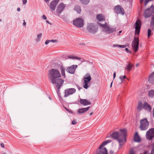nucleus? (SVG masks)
Listing matches in <instances>:
<instances>
[{
	"label": "nucleus",
	"instance_id": "1",
	"mask_svg": "<svg viewBox=\"0 0 154 154\" xmlns=\"http://www.w3.org/2000/svg\"><path fill=\"white\" fill-rule=\"evenodd\" d=\"M48 78L50 81L61 77V75L57 69H52L48 70Z\"/></svg>",
	"mask_w": 154,
	"mask_h": 154
},
{
	"label": "nucleus",
	"instance_id": "2",
	"mask_svg": "<svg viewBox=\"0 0 154 154\" xmlns=\"http://www.w3.org/2000/svg\"><path fill=\"white\" fill-rule=\"evenodd\" d=\"M83 87L84 88L86 89L90 86L91 81V77L90 74L88 73H87L83 78Z\"/></svg>",
	"mask_w": 154,
	"mask_h": 154
},
{
	"label": "nucleus",
	"instance_id": "3",
	"mask_svg": "<svg viewBox=\"0 0 154 154\" xmlns=\"http://www.w3.org/2000/svg\"><path fill=\"white\" fill-rule=\"evenodd\" d=\"M87 30L90 33L94 34L97 32L98 26L94 23H89L86 27Z\"/></svg>",
	"mask_w": 154,
	"mask_h": 154
},
{
	"label": "nucleus",
	"instance_id": "4",
	"mask_svg": "<svg viewBox=\"0 0 154 154\" xmlns=\"http://www.w3.org/2000/svg\"><path fill=\"white\" fill-rule=\"evenodd\" d=\"M140 128L141 131H145L147 129L149 125V122L146 118L140 120Z\"/></svg>",
	"mask_w": 154,
	"mask_h": 154
},
{
	"label": "nucleus",
	"instance_id": "5",
	"mask_svg": "<svg viewBox=\"0 0 154 154\" xmlns=\"http://www.w3.org/2000/svg\"><path fill=\"white\" fill-rule=\"evenodd\" d=\"M110 136L113 139L117 140L118 141L120 147L123 145L124 143L123 139L119 138V137L121 136V134H119L118 132L116 131L113 132L111 134H110Z\"/></svg>",
	"mask_w": 154,
	"mask_h": 154
},
{
	"label": "nucleus",
	"instance_id": "6",
	"mask_svg": "<svg viewBox=\"0 0 154 154\" xmlns=\"http://www.w3.org/2000/svg\"><path fill=\"white\" fill-rule=\"evenodd\" d=\"M98 25L100 26L105 29V32L107 34L112 33L116 31V28H111L107 25L106 23H105L104 24H102L100 23H98Z\"/></svg>",
	"mask_w": 154,
	"mask_h": 154
},
{
	"label": "nucleus",
	"instance_id": "7",
	"mask_svg": "<svg viewBox=\"0 0 154 154\" xmlns=\"http://www.w3.org/2000/svg\"><path fill=\"white\" fill-rule=\"evenodd\" d=\"M152 14H154V6L153 5H152L150 8L145 10L144 12V16L146 18L150 17Z\"/></svg>",
	"mask_w": 154,
	"mask_h": 154
},
{
	"label": "nucleus",
	"instance_id": "8",
	"mask_svg": "<svg viewBox=\"0 0 154 154\" xmlns=\"http://www.w3.org/2000/svg\"><path fill=\"white\" fill-rule=\"evenodd\" d=\"M139 40L138 38L134 37V39L132 43L133 50L135 52H137L139 48Z\"/></svg>",
	"mask_w": 154,
	"mask_h": 154
},
{
	"label": "nucleus",
	"instance_id": "9",
	"mask_svg": "<svg viewBox=\"0 0 154 154\" xmlns=\"http://www.w3.org/2000/svg\"><path fill=\"white\" fill-rule=\"evenodd\" d=\"M58 78L55 79L54 80L50 82L51 83L54 84L56 87H61L64 83V81L62 79Z\"/></svg>",
	"mask_w": 154,
	"mask_h": 154
},
{
	"label": "nucleus",
	"instance_id": "10",
	"mask_svg": "<svg viewBox=\"0 0 154 154\" xmlns=\"http://www.w3.org/2000/svg\"><path fill=\"white\" fill-rule=\"evenodd\" d=\"M134 26L135 29V35H139L140 31L141 26V22L140 20H138L136 21Z\"/></svg>",
	"mask_w": 154,
	"mask_h": 154
},
{
	"label": "nucleus",
	"instance_id": "11",
	"mask_svg": "<svg viewBox=\"0 0 154 154\" xmlns=\"http://www.w3.org/2000/svg\"><path fill=\"white\" fill-rule=\"evenodd\" d=\"M74 25L78 27L81 28L84 25L83 20L81 18H79L73 21Z\"/></svg>",
	"mask_w": 154,
	"mask_h": 154
},
{
	"label": "nucleus",
	"instance_id": "12",
	"mask_svg": "<svg viewBox=\"0 0 154 154\" xmlns=\"http://www.w3.org/2000/svg\"><path fill=\"white\" fill-rule=\"evenodd\" d=\"M76 89L74 88H68L65 90L64 97H66L68 96L75 93Z\"/></svg>",
	"mask_w": 154,
	"mask_h": 154
},
{
	"label": "nucleus",
	"instance_id": "13",
	"mask_svg": "<svg viewBox=\"0 0 154 154\" xmlns=\"http://www.w3.org/2000/svg\"><path fill=\"white\" fill-rule=\"evenodd\" d=\"M113 9L114 11V12L117 14H121L123 15L125 14L124 9L120 5H118L115 6Z\"/></svg>",
	"mask_w": 154,
	"mask_h": 154
},
{
	"label": "nucleus",
	"instance_id": "14",
	"mask_svg": "<svg viewBox=\"0 0 154 154\" xmlns=\"http://www.w3.org/2000/svg\"><path fill=\"white\" fill-rule=\"evenodd\" d=\"M146 137L149 140H151L154 137V128H151L147 131Z\"/></svg>",
	"mask_w": 154,
	"mask_h": 154
},
{
	"label": "nucleus",
	"instance_id": "15",
	"mask_svg": "<svg viewBox=\"0 0 154 154\" xmlns=\"http://www.w3.org/2000/svg\"><path fill=\"white\" fill-rule=\"evenodd\" d=\"M77 67L76 65H73L68 67L66 69V71L71 74H74L76 68Z\"/></svg>",
	"mask_w": 154,
	"mask_h": 154
},
{
	"label": "nucleus",
	"instance_id": "16",
	"mask_svg": "<svg viewBox=\"0 0 154 154\" xmlns=\"http://www.w3.org/2000/svg\"><path fill=\"white\" fill-rule=\"evenodd\" d=\"M65 5L63 3H60L56 9V12L59 14L61 13L64 9Z\"/></svg>",
	"mask_w": 154,
	"mask_h": 154
},
{
	"label": "nucleus",
	"instance_id": "17",
	"mask_svg": "<svg viewBox=\"0 0 154 154\" xmlns=\"http://www.w3.org/2000/svg\"><path fill=\"white\" fill-rule=\"evenodd\" d=\"M120 131L121 132V133L119 134H121V136L122 137L121 139H123V141L124 140L125 142L126 141V137L127 136V131L125 129H121L120 130Z\"/></svg>",
	"mask_w": 154,
	"mask_h": 154
},
{
	"label": "nucleus",
	"instance_id": "18",
	"mask_svg": "<svg viewBox=\"0 0 154 154\" xmlns=\"http://www.w3.org/2000/svg\"><path fill=\"white\" fill-rule=\"evenodd\" d=\"M60 0H53L50 4V9L55 10L56 6Z\"/></svg>",
	"mask_w": 154,
	"mask_h": 154
},
{
	"label": "nucleus",
	"instance_id": "19",
	"mask_svg": "<svg viewBox=\"0 0 154 154\" xmlns=\"http://www.w3.org/2000/svg\"><path fill=\"white\" fill-rule=\"evenodd\" d=\"M143 109L148 112H150L151 109V107L147 103L145 102L143 104Z\"/></svg>",
	"mask_w": 154,
	"mask_h": 154
},
{
	"label": "nucleus",
	"instance_id": "20",
	"mask_svg": "<svg viewBox=\"0 0 154 154\" xmlns=\"http://www.w3.org/2000/svg\"><path fill=\"white\" fill-rule=\"evenodd\" d=\"M79 102L81 104L84 106H87L91 104L90 102L85 99H80Z\"/></svg>",
	"mask_w": 154,
	"mask_h": 154
},
{
	"label": "nucleus",
	"instance_id": "21",
	"mask_svg": "<svg viewBox=\"0 0 154 154\" xmlns=\"http://www.w3.org/2000/svg\"><path fill=\"white\" fill-rule=\"evenodd\" d=\"M90 108V106L88 107L85 108H82L78 109L77 112L79 114L83 113L88 111Z\"/></svg>",
	"mask_w": 154,
	"mask_h": 154
},
{
	"label": "nucleus",
	"instance_id": "22",
	"mask_svg": "<svg viewBox=\"0 0 154 154\" xmlns=\"http://www.w3.org/2000/svg\"><path fill=\"white\" fill-rule=\"evenodd\" d=\"M97 154H108L107 150L105 147H104L103 149H99Z\"/></svg>",
	"mask_w": 154,
	"mask_h": 154
},
{
	"label": "nucleus",
	"instance_id": "23",
	"mask_svg": "<svg viewBox=\"0 0 154 154\" xmlns=\"http://www.w3.org/2000/svg\"><path fill=\"white\" fill-rule=\"evenodd\" d=\"M134 142H140L141 141V139L137 132H136L134 137Z\"/></svg>",
	"mask_w": 154,
	"mask_h": 154
},
{
	"label": "nucleus",
	"instance_id": "24",
	"mask_svg": "<svg viewBox=\"0 0 154 154\" xmlns=\"http://www.w3.org/2000/svg\"><path fill=\"white\" fill-rule=\"evenodd\" d=\"M148 81L150 83H154V71L149 75Z\"/></svg>",
	"mask_w": 154,
	"mask_h": 154
},
{
	"label": "nucleus",
	"instance_id": "25",
	"mask_svg": "<svg viewBox=\"0 0 154 154\" xmlns=\"http://www.w3.org/2000/svg\"><path fill=\"white\" fill-rule=\"evenodd\" d=\"M143 105L142 104V103L140 101H139L138 103L137 106V109L139 111H141L143 109Z\"/></svg>",
	"mask_w": 154,
	"mask_h": 154
},
{
	"label": "nucleus",
	"instance_id": "26",
	"mask_svg": "<svg viewBox=\"0 0 154 154\" xmlns=\"http://www.w3.org/2000/svg\"><path fill=\"white\" fill-rule=\"evenodd\" d=\"M97 18L99 21H101L103 20H105L104 17L101 14H99L97 16Z\"/></svg>",
	"mask_w": 154,
	"mask_h": 154
},
{
	"label": "nucleus",
	"instance_id": "27",
	"mask_svg": "<svg viewBox=\"0 0 154 154\" xmlns=\"http://www.w3.org/2000/svg\"><path fill=\"white\" fill-rule=\"evenodd\" d=\"M134 65L132 64L131 63H129L126 66L125 69L127 70L128 71H130L132 69V68Z\"/></svg>",
	"mask_w": 154,
	"mask_h": 154
},
{
	"label": "nucleus",
	"instance_id": "28",
	"mask_svg": "<svg viewBox=\"0 0 154 154\" xmlns=\"http://www.w3.org/2000/svg\"><path fill=\"white\" fill-rule=\"evenodd\" d=\"M60 70H61V75L62 76H63L65 78H66L65 74V68L63 66V65H61L60 67Z\"/></svg>",
	"mask_w": 154,
	"mask_h": 154
},
{
	"label": "nucleus",
	"instance_id": "29",
	"mask_svg": "<svg viewBox=\"0 0 154 154\" xmlns=\"http://www.w3.org/2000/svg\"><path fill=\"white\" fill-rule=\"evenodd\" d=\"M148 95L149 97L152 98L154 97V90L151 89L148 91Z\"/></svg>",
	"mask_w": 154,
	"mask_h": 154
},
{
	"label": "nucleus",
	"instance_id": "30",
	"mask_svg": "<svg viewBox=\"0 0 154 154\" xmlns=\"http://www.w3.org/2000/svg\"><path fill=\"white\" fill-rule=\"evenodd\" d=\"M74 9L79 14L80 13L81 11V7L78 5H75L74 7Z\"/></svg>",
	"mask_w": 154,
	"mask_h": 154
},
{
	"label": "nucleus",
	"instance_id": "31",
	"mask_svg": "<svg viewBox=\"0 0 154 154\" xmlns=\"http://www.w3.org/2000/svg\"><path fill=\"white\" fill-rule=\"evenodd\" d=\"M81 3L83 5H87L89 2L90 0H79Z\"/></svg>",
	"mask_w": 154,
	"mask_h": 154
},
{
	"label": "nucleus",
	"instance_id": "32",
	"mask_svg": "<svg viewBox=\"0 0 154 154\" xmlns=\"http://www.w3.org/2000/svg\"><path fill=\"white\" fill-rule=\"evenodd\" d=\"M153 34L152 32L151 29H148V38H149L150 36Z\"/></svg>",
	"mask_w": 154,
	"mask_h": 154
},
{
	"label": "nucleus",
	"instance_id": "33",
	"mask_svg": "<svg viewBox=\"0 0 154 154\" xmlns=\"http://www.w3.org/2000/svg\"><path fill=\"white\" fill-rule=\"evenodd\" d=\"M42 35V34L41 33L37 35V38L36 39V42H38L40 40V39L41 38Z\"/></svg>",
	"mask_w": 154,
	"mask_h": 154
},
{
	"label": "nucleus",
	"instance_id": "34",
	"mask_svg": "<svg viewBox=\"0 0 154 154\" xmlns=\"http://www.w3.org/2000/svg\"><path fill=\"white\" fill-rule=\"evenodd\" d=\"M114 47H119L120 48H125L126 47V46L125 45H114Z\"/></svg>",
	"mask_w": 154,
	"mask_h": 154
},
{
	"label": "nucleus",
	"instance_id": "35",
	"mask_svg": "<svg viewBox=\"0 0 154 154\" xmlns=\"http://www.w3.org/2000/svg\"><path fill=\"white\" fill-rule=\"evenodd\" d=\"M107 144V143H106V142L105 141L103 142L102 144L100 145V146H99L98 149H102V147H103L104 146H105Z\"/></svg>",
	"mask_w": 154,
	"mask_h": 154
},
{
	"label": "nucleus",
	"instance_id": "36",
	"mask_svg": "<svg viewBox=\"0 0 154 154\" xmlns=\"http://www.w3.org/2000/svg\"><path fill=\"white\" fill-rule=\"evenodd\" d=\"M126 76L125 75L124 76H121L119 77V79L122 81H123L126 78Z\"/></svg>",
	"mask_w": 154,
	"mask_h": 154
},
{
	"label": "nucleus",
	"instance_id": "37",
	"mask_svg": "<svg viewBox=\"0 0 154 154\" xmlns=\"http://www.w3.org/2000/svg\"><path fill=\"white\" fill-rule=\"evenodd\" d=\"M152 146V150L150 154H154V142L153 143Z\"/></svg>",
	"mask_w": 154,
	"mask_h": 154
},
{
	"label": "nucleus",
	"instance_id": "38",
	"mask_svg": "<svg viewBox=\"0 0 154 154\" xmlns=\"http://www.w3.org/2000/svg\"><path fill=\"white\" fill-rule=\"evenodd\" d=\"M56 88H57V89L56 90L57 93V94H60V87H59V88L58 87H56Z\"/></svg>",
	"mask_w": 154,
	"mask_h": 154
},
{
	"label": "nucleus",
	"instance_id": "39",
	"mask_svg": "<svg viewBox=\"0 0 154 154\" xmlns=\"http://www.w3.org/2000/svg\"><path fill=\"white\" fill-rule=\"evenodd\" d=\"M64 108L69 112L70 113L72 114L73 113V112L72 111L69 110L66 107H64Z\"/></svg>",
	"mask_w": 154,
	"mask_h": 154
},
{
	"label": "nucleus",
	"instance_id": "40",
	"mask_svg": "<svg viewBox=\"0 0 154 154\" xmlns=\"http://www.w3.org/2000/svg\"><path fill=\"white\" fill-rule=\"evenodd\" d=\"M77 123V122L75 119H73L72 122V124L73 125H75Z\"/></svg>",
	"mask_w": 154,
	"mask_h": 154
},
{
	"label": "nucleus",
	"instance_id": "41",
	"mask_svg": "<svg viewBox=\"0 0 154 154\" xmlns=\"http://www.w3.org/2000/svg\"><path fill=\"white\" fill-rule=\"evenodd\" d=\"M50 42H52L54 43H56L57 42V40L52 39L50 40Z\"/></svg>",
	"mask_w": 154,
	"mask_h": 154
},
{
	"label": "nucleus",
	"instance_id": "42",
	"mask_svg": "<svg viewBox=\"0 0 154 154\" xmlns=\"http://www.w3.org/2000/svg\"><path fill=\"white\" fill-rule=\"evenodd\" d=\"M150 27L152 30H154V24H150Z\"/></svg>",
	"mask_w": 154,
	"mask_h": 154
},
{
	"label": "nucleus",
	"instance_id": "43",
	"mask_svg": "<svg viewBox=\"0 0 154 154\" xmlns=\"http://www.w3.org/2000/svg\"><path fill=\"white\" fill-rule=\"evenodd\" d=\"M74 59H76L78 60H80L81 59H82V58L74 56Z\"/></svg>",
	"mask_w": 154,
	"mask_h": 154
},
{
	"label": "nucleus",
	"instance_id": "44",
	"mask_svg": "<svg viewBox=\"0 0 154 154\" xmlns=\"http://www.w3.org/2000/svg\"><path fill=\"white\" fill-rule=\"evenodd\" d=\"M150 24H154V18H151Z\"/></svg>",
	"mask_w": 154,
	"mask_h": 154
},
{
	"label": "nucleus",
	"instance_id": "45",
	"mask_svg": "<svg viewBox=\"0 0 154 154\" xmlns=\"http://www.w3.org/2000/svg\"><path fill=\"white\" fill-rule=\"evenodd\" d=\"M125 51L127 52V53H131V51H129L128 48H125Z\"/></svg>",
	"mask_w": 154,
	"mask_h": 154
},
{
	"label": "nucleus",
	"instance_id": "46",
	"mask_svg": "<svg viewBox=\"0 0 154 154\" xmlns=\"http://www.w3.org/2000/svg\"><path fill=\"white\" fill-rule=\"evenodd\" d=\"M50 42L49 40H47L45 42V45H48Z\"/></svg>",
	"mask_w": 154,
	"mask_h": 154
},
{
	"label": "nucleus",
	"instance_id": "47",
	"mask_svg": "<svg viewBox=\"0 0 154 154\" xmlns=\"http://www.w3.org/2000/svg\"><path fill=\"white\" fill-rule=\"evenodd\" d=\"M68 58H69L70 59H74V56H68L67 57Z\"/></svg>",
	"mask_w": 154,
	"mask_h": 154
},
{
	"label": "nucleus",
	"instance_id": "48",
	"mask_svg": "<svg viewBox=\"0 0 154 154\" xmlns=\"http://www.w3.org/2000/svg\"><path fill=\"white\" fill-rule=\"evenodd\" d=\"M106 142V143L107 144L108 143H109L112 141L111 140H108L105 141Z\"/></svg>",
	"mask_w": 154,
	"mask_h": 154
},
{
	"label": "nucleus",
	"instance_id": "49",
	"mask_svg": "<svg viewBox=\"0 0 154 154\" xmlns=\"http://www.w3.org/2000/svg\"><path fill=\"white\" fill-rule=\"evenodd\" d=\"M149 2V1H147V0H145V3H144V5L145 6H146L147 3Z\"/></svg>",
	"mask_w": 154,
	"mask_h": 154
},
{
	"label": "nucleus",
	"instance_id": "50",
	"mask_svg": "<svg viewBox=\"0 0 154 154\" xmlns=\"http://www.w3.org/2000/svg\"><path fill=\"white\" fill-rule=\"evenodd\" d=\"M42 18H43V19H44L45 20H46L47 19V17H46V16L44 14L43 15V16H42Z\"/></svg>",
	"mask_w": 154,
	"mask_h": 154
},
{
	"label": "nucleus",
	"instance_id": "51",
	"mask_svg": "<svg viewBox=\"0 0 154 154\" xmlns=\"http://www.w3.org/2000/svg\"><path fill=\"white\" fill-rule=\"evenodd\" d=\"M0 145H1V146L2 148H4L5 147L4 144L3 143H1Z\"/></svg>",
	"mask_w": 154,
	"mask_h": 154
},
{
	"label": "nucleus",
	"instance_id": "52",
	"mask_svg": "<svg viewBox=\"0 0 154 154\" xmlns=\"http://www.w3.org/2000/svg\"><path fill=\"white\" fill-rule=\"evenodd\" d=\"M27 2V0H23V4H26Z\"/></svg>",
	"mask_w": 154,
	"mask_h": 154
},
{
	"label": "nucleus",
	"instance_id": "53",
	"mask_svg": "<svg viewBox=\"0 0 154 154\" xmlns=\"http://www.w3.org/2000/svg\"><path fill=\"white\" fill-rule=\"evenodd\" d=\"M143 154H150L146 150L143 152Z\"/></svg>",
	"mask_w": 154,
	"mask_h": 154
},
{
	"label": "nucleus",
	"instance_id": "54",
	"mask_svg": "<svg viewBox=\"0 0 154 154\" xmlns=\"http://www.w3.org/2000/svg\"><path fill=\"white\" fill-rule=\"evenodd\" d=\"M134 151L131 150L130 151L129 154H134Z\"/></svg>",
	"mask_w": 154,
	"mask_h": 154
},
{
	"label": "nucleus",
	"instance_id": "55",
	"mask_svg": "<svg viewBox=\"0 0 154 154\" xmlns=\"http://www.w3.org/2000/svg\"><path fill=\"white\" fill-rule=\"evenodd\" d=\"M46 22L47 23H48V24H50V25H51L52 24L51 23L49 22V21L48 20H46Z\"/></svg>",
	"mask_w": 154,
	"mask_h": 154
},
{
	"label": "nucleus",
	"instance_id": "56",
	"mask_svg": "<svg viewBox=\"0 0 154 154\" xmlns=\"http://www.w3.org/2000/svg\"><path fill=\"white\" fill-rule=\"evenodd\" d=\"M23 26H25L26 24V22H25V20H23Z\"/></svg>",
	"mask_w": 154,
	"mask_h": 154
},
{
	"label": "nucleus",
	"instance_id": "57",
	"mask_svg": "<svg viewBox=\"0 0 154 154\" xmlns=\"http://www.w3.org/2000/svg\"><path fill=\"white\" fill-rule=\"evenodd\" d=\"M116 77V72H114L113 73V79H114Z\"/></svg>",
	"mask_w": 154,
	"mask_h": 154
},
{
	"label": "nucleus",
	"instance_id": "58",
	"mask_svg": "<svg viewBox=\"0 0 154 154\" xmlns=\"http://www.w3.org/2000/svg\"><path fill=\"white\" fill-rule=\"evenodd\" d=\"M58 95V97L60 99H62V97L60 96V94H57Z\"/></svg>",
	"mask_w": 154,
	"mask_h": 154
},
{
	"label": "nucleus",
	"instance_id": "59",
	"mask_svg": "<svg viewBox=\"0 0 154 154\" xmlns=\"http://www.w3.org/2000/svg\"><path fill=\"white\" fill-rule=\"evenodd\" d=\"M77 87L79 90H80L82 88L80 86L78 85H77Z\"/></svg>",
	"mask_w": 154,
	"mask_h": 154
},
{
	"label": "nucleus",
	"instance_id": "60",
	"mask_svg": "<svg viewBox=\"0 0 154 154\" xmlns=\"http://www.w3.org/2000/svg\"><path fill=\"white\" fill-rule=\"evenodd\" d=\"M20 11V8H17V11Z\"/></svg>",
	"mask_w": 154,
	"mask_h": 154
},
{
	"label": "nucleus",
	"instance_id": "61",
	"mask_svg": "<svg viewBox=\"0 0 154 154\" xmlns=\"http://www.w3.org/2000/svg\"><path fill=\"white\" fill-rule=\"evenodd\" d=\"M80 61H81L82 62H83L85 61L82 58V59L80 60Z\"/></svg>",
	"mask_w": 154,
	"mask_h": 154
},
{
	"label": "nucleus",
	"instance_id": "62",
	"mask_svg": "<svg viewBox=\"0 0 154 154\" xmlns=\"http://www.w3.org/2000/svg\"><path fill=\"white\" fill-rule=\"evenodd\" d=\"M153 117H154V107L153 109Z\"/></svg>",
	"mask_w": 154,
	"mask_h": 154
},
{
	"label": "nucleus",
	"instance_id": "63",
	"mask_svg": "<svg viewBox=\"0 0 154 154\" xmlns=\"http://www.w3.org/2000/svg\"><path fill=\"white\" fill-rule=\"evenodd\" d=\"M93 114V112H91V113L89 115H90V116H91Z\"/></svg>",
	"mask_w": 154,
	"mask_h": 154
},
{
	"label": "nucleus",
	"instance_id": "64",
	"mask_svg": "<svg viewBox=\"0 0 154 154\" xmlns=\"http://www.w3.org/2000/svg\"><path fill=\"white\" fill-rule=\"evenodd\" d=\"M80 45H82V46H85V44L83 43H82L81 44H80Z\"/></svg>",
	"mask_w": 154,
	"mask_h": 154
}]
</instances>
